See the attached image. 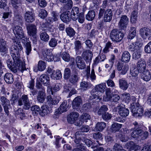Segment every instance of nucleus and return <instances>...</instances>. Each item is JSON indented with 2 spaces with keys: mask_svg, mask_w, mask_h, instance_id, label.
I'll return each mask as SVG.
<instances>
[{
  "mask_svg": "<svg viewBox=\"0 0 151 151\" xmlns=\"http://www.w3.org/2000/svg\"><path fill=\"white\" fill-rule=\"evenodd\" d=\"M14 45H12L10 48V53L14 62H12V59H9L7 61V65L10 69H13L16 67L20 70H24L25 69V63L21 62L19 56V54L22 50L23 48L18 41L14 40Z\"/></svg>",
  "mask_w": 151,
  "mask_h": 151,
  "instance_id": "f257e3e1",
  "label": "nucleus"
},
{
  "mask_svg": "<svg viewBox=\"0 0 151 151\" xmlns=\"http://www.w3.org/2000/svg\"><path fill=\"white\" fill-rule=\"evenodd\" d=\"M106 86L105 83H101L96 85L94 88V90L93 91L91 95L95 99H101V93H103Z\"/></svg>",
  "mask_w": 151,
  "mask_h": 151,
  "instance_id": "f03ea898",
  "label": "nucleus"
},
{
  "mask_svg": "<svg viewBox=\"0 0 151 151\" xmlns=\"http://www.w3.org/2000/svg\"><path fill=\"white\" fill-rule=\"evenodd\" d=\"M113 13L112 11L110 9L105 10L104 9L101 8L99 13L98 18L100 19L103 17L104 22H110L112 19Z\"/></svg>",
  "mask_w": 151,
  "mask_h": 151,
  "instance_id": "7ed1b4c3",
  "label": "nucleus"
},
{
  "mask_svg": "<svg viewBox=\"0 0 151 151\" xmlns=\"http://www.w3.org/2000/svg\"><path fill=\"white\" fill-rule=\"evenodd\" d=\"M124 36L123 33L118 29H113L110 33L111 39L114 42H120Z\"/></svg>",
  "mask_w": 151,
  "mask_h": 151,
  "instance_id": "20e7f679",
  "label": "nucleus"
},
{
  "mask_svg": "<svg viewBox=\"0 0 151 151\" xmlns=\"http://www.w3.org/2000/svg\"><path fill=\"white\" fill-rule=\"evenodd\" d=\"M13 31L15 37L17 39H14L13 40L14 44V41L15 40L18 41L19 43L21 45L19 40L25 37L24 31L22 28L19 26H15L13 28ZM14 45V44L13 45Z\"/></svg>",
  "mask_w": 151,
  "mask_h": 151,
  "instance_id": "39448f33",
  "label": "nucleus"
},
{
  "mask_svg": "<svg viewBox=\"0 0 151 151\" xmlns=\"http://www.w3.org/2000/svg\"><path fill=\"white\" fill-rule=\"evenodd\" d=\"M141 36L144 39L148 38L151 40V30L147 27H142L139 30Z\"/></svg>",
  "mask_w": 151,
  "mask_h": 151,
  "instance_id": "423d86ee",
  "label": "nucleus"
},
{
  "mask_svg": "<svg viewBox=\"0 0 151 151\" xmlns=\"http://www.w3.org/2000/svg\"><path fill=\"white\" fill-rule=\"evenodd\" d=\"M134 103H131L130 108L132 112L136 116L141 117L143 115V109L142 108H138Z\"/></svg>",
  "mask_w": 151,
  "mask_h": 151,
  "instance_id": "0eeeda50",
  "label": "nucleus"
},
{
  "mask_svg": "<svg viewBox=\"0 0 151 151\" xmlns=\"http://www.w3.org/2000/svg\"><path fill=\"white\" fill-rule=\"evenodd\" d=\"M35 14L33 11H27L24 13V18L25 21L28 23H31L35 20Z\"/></svg>",
  "mask_w": 151,
  "mask_h": 151,
  "instance_id": "6e6552de",
  "label": "nucleus"
},
{
  "mask_svg": "<svg viewBox=\"0 0 151 151\" xmlns=\"http://www.w3.org/2000/svg\"><path fill=\"white\" fill-rule=\"evenodd\" d=\"M42 55L43 57H42L41 58L42 59H44L48 61H52L54 60V56L48 49H43L42 51Z\"/></svg>",
  "mask_w": 151,
  "mask_h": 151,
  "instance_id": "1a4fd4ad",
  "label": "nucleus"
},
{
  "mask_svg": "<svg viewBox=\"0 0 151 151\" xmlns=\"http://www.w3.org/2000/svg\"><path fill=\"white\" fill-rule=\"evenodd\" d=\"M121 99L123 101L128 104L131 101L132 103H134L136 101V99L135 97L132 96L131 97L129 94L127 93H125L122 94Z\"/></svg>",
  "mask_w": 151,
  "mask_h": 151,
  "instance_id": "9d476101",
  "label": "nucleus"
},
{
  "mask_svg": "<svg viewBox=\"0 0 151 151\" xmlns=\"http://www.w3.org/2000/svg\"><path fill=\"white\" fill-rule=\"evenodd\" d=\"M27 28L28 35L30 36L36 38L37 28L35 25L33 24H29L27 26Z\"/></svg>",
  "mask_w": 151,
  "mask_h": 151,
  "instance_id": "9b49d317",
  "label": "nucleus"
},
{
  "mask_svg": "<svg viewBox=\"0 0 151 151\" xmlns=\"http://www.w3.org/2000/svg\"><path fill=\"white\" fill-rule=\"evenodd\" d=\"M129 19L126 15L122 16L118 24L119 27L121 29H124L127 25Z\"/></svg>",
  "mask_w": 151,
  "mask_h": 151,
  "instance_id": "f8f14e48",
  "label": "nucleus"
},
{
  "mask_svg": "<svg viewBox=\"0 0 151 151\" xmlns=\"http://www.w3.org/2000/svg\"><path fill=\"white\" fill-rule=\"evenodd\" d=\"M133 124L135 126V129L136 128V129L132 132L131 136L133 138H137L140 136L142 132V130L138 129L140 127V125L137 122H134Z\"/></svg>",
  "mask_w": 151,
  "mask_h": 151,
  "instance_id": "ddd939ff",
  "label": "nucleus"
},
{
  "mask_svg": "<svg viewBox=\"0 0 151 151\" xmlns=\"http://www.w3.org/2000/svg\"><path fill=\"white\" fill-rule=\"evenodd\" d=\"M82 101L81 98L79 96L75 98L73 101L72 106L73 109L78 111L81 107Z\"/></svg>",
  "mask_w": 151,
  "mask_h": 151,
  "instance_id": "4468645a",
  "label": "nucleus"
},
{
  "mask_svg": "<svg viewBox=\"0 0 151 151\" xmlns=\"http://www.w3.org/2000/svg\"><path fill=\"white\" fill-rule=\"evenodd\" d=\"M70 14V12L66 11L62 14L60 16L61 20L64 22H70L72 19Z\"/></svg>",
  "mask_w": 151,
  "mask_h": 151,
  "instance_id": "2eb2a0df",
  "label": "nucleus"
},
{
  "mask_svg": "<svg viewBox=\"0 0 151 151\" xmlns=\"http://www.w3.org/2000/svg\"><path fill=\"white\" fill-rule=\"evenodd\" d=\"M141 74V78L146 81H149L151 78V73L149 70H145L142 72Z\"/></svg>",
  "mask_w": 151,
  "mask_h": 151,
  "instance_id": "dca6fc26",
  "label": "nucleus"
},
{
  "mask_svg": "<svg viewBox=\"0 0 151 151\" xmlns=\"http://www.w3.org/2000/svg\"><path fill=\"white\" fill-rule=\"evenodd\" d=\"M79 13L78 8L77 7H74L73 8L71 12H70V14L71 17L73 20L75 21L77 19Z\"/></svg>",
  "mask_w": 151,
  "mask_h": 151,
  "instance_id": "f3484780",
  "label": "nucleus"
},
{
  "mask_svg": "<svg viewBox=\"0 0 151 151\" xmlns=\"http://www.w3.org/2000/svg\"><path fill=\"white\" fill-rule=\"evenodd\" d=\"M137 68L140 72L146 70V62L144 59H141L138 61L137 64Z\"/></svg>",
  "mask_w": 151,
  "mask_h": 151,
  "instance_id": "a211bd4d",
  "label": "nucleus"
},
{
  "mask_svg": "<svg viewBox=\"0 0 151 151\" xmlns=\"http://www.w3.org/2000/svg\"><path fill=\"white\" fill-rule=\"evenodd\" d=\"M82 56L86 62H90L92 58V52L90 50H86L83 51Z\"/></svg>",
  "mask_w": 151,
  "mask_h": 151,
  "instance_id": "6ab92c4d",
  "label": "nucleus"
},
{
  "mask_svg": "<svg viewBox=\"0 0 151 151\" xmlns=\"http://www.w3.org/2000/svg\"><path fill=\"white\" fill-rule=\"evenodd\" d=\"M77 66L80 69H84L86 66L84 61L80 56H77L76 58Z\"/></svg>",
  "mask_w": 151,
  "mask_h": 151,
  "instance_id": "aec40b11",
  "label": "nucleus"
},
{
  "mask_svg": "<svg viewBox=\"0 0 151 151\" xmlns=\"http://www.w3.org/2000/svg\"><path fill=\"white\" fill-rule=\"evenodd\" d=\"M79 116V114L77 112H73L71 113L68 118V122L71 123H73L77 119Z\"/></svg>",
  "mask_w": 151,
  "mask_h": 151,
  "instance_id": "412c9836",
  "label": "nucleus"
},
{
  "mask_svg": "<svg viewBox=\"0 0 151 151\" xmlns=\"http://www.w3.org/2000/svg\"><path fill=\"white\" fill-rule=\"evenodd\" d=\"M23 46L25 49V52L27 55H29L31 53L32 50V47L30 42L28 41L22 42Z\"/></svg>",
  "mask_w": 151,
  "mask_h": 151,
  "instance_id": "4be33fe9",
  "label": "nucleus"
},
{
  "mask_svg": "<svg viewBox=\"0 0 151 151\" xmlns=\"http://www.w3.org/2000/svg\"><path fill=\"white\" fill-rule=\"evenodd\" d=\"M40 80L44 85L47 86L50 84V78L46 74H43L41 75Z\"/></svg>",
  "mask_w": 151,
  "mask_h": 151,
  "instance_id": "5701e85b",
  "label": "nucleus"
},
{
  "mask_svg": "<svg viewBox=\"0 0 151 151\" xmlns=\"http://www.w3.org/2000/svg\"><path fill=\"white\" fill-rule=\"evenodd\" d=\"M141 45H142V44L138 42L132 43L129 46V50L132 51H136L140 49V46L141 47Z\"/></svg>",
  "mask_w": 151,
  "mask_h": 151,
  "instance_id": "b1692460",
  "label": "nucleus"
},
{
  "mask_svg": "<svg viewBox=\"0 0 151 151\" xmlns=\"http://www.w3.org/2000/svg\"><path fill=\"white\" fill-rule=\"evenodd\" d=\"M117 108L119 109V114L121 116L126 117L129 114V111L127 109L120 106L117 107Z\"/></svg>",
  "mask_w": 151,
  "mask_h": 151,
  "instance_id": "393cba45",
  "label": "nucleus"
},
{
  "mask_svg": "<svg viewBox=\"0 0 151 151\" xmlns=\"http://www.w3.org/2000/svg\"><path fill=\"white\" fill-rule=\"evenodd\" d=\"M61 87V85L60 83H56L55 85H53L51 88H48V87L47 91L49 92V93H51L52 95L53 94V91L56 92L59 91Z\"/></svg>",
  "mask_w": 151,
  "mask_h": 151,
  "instance_id": "a878e982",
  "label": "nucleus"
},
{
  "mask_svg": "<svg viewBox=\"0 0 151 151\" xmlns=\"http://www.w3.org/2000/svg\"><path fill=\"white\" fill-rule=\"evenodd\" d=\"M111 98L110 89L109 88H107L106 90L105 95L103 96V99L104 101H108L111 100Z\"/></svg>",
  "mask_w": 151,
  "mask_h": 151,
  "instance_id": "bb28decb",
  "label": "nucleus"
},
{
  "mask_svg": "<svg viewBox=\"0 0 151 151\" xmlns=\"http://www.w3.org/2000/svg\"><path fill=\"white\" fill-rule=\"evenodd\" d=\"M74 49L76 53L78 54H80L81 52V50L82 46L81 42L79 40H76L74 42Z\"/></svg>",
  "mask_w": 151,
  "mask_h": 151,
  "instance_id": "cd10ccee",
  "label": "nucleus"
},
{
  "mask_svg": "<svg viewBox=\"0 0 151 151\" xmlns=\"http://www.w3.org/2000/svg\"><path fill=\"white\" fill-rule=\"evenodd\" d=\"M130 55L129 52L125 51L123 53L122 56L121 60L124 62H128L130 60Z\"/></svg>",
  "mask_w": 151,
  "mask_h": 151,
  "instance_id": "c85d7f7f",
  "label": "nucleus"
},
{
  "mask_svg": "<svg viewBox=\"0 0 151 151\" xmlns=\"http://www.w3.org/2000/svg\"><path fill=\"white\" fill-rule=\"evenodd\" d=\"M45 91L40 90L38 92L37 96V100L40 103H42L44 101L45 98Z\"/></svg>",
  "mask_w": 151,
  "mask_h": 151,
  "instance_id": "c756f323",
  "label": "nucleus"
},
{
  "mask_svg": "<svg viewBox=\"0 0 151 151\" xmlns=\"http://www.w3.org/2000/svg\"><path fill=\"white\" fill-rule=\"evenodd\" d=\"M5 81L9 84L12 83L14 81L13 76L12 74L9 73H6L4 76Z\"/></svg>",
  "mask_w": 151,
  "mask_h": 151,
  "instance_id": "7c9ffc66",
  "label": "nucleus"
},
{
  "mask_svg": "<svg viewBox=\"0 0 151 151\" xmlns=\"http://www.w3.org/2000/svg\"><path fill=\"white\" fill-rule=\"evenodd\" d=\"M24 103V108L26 109H28L30 106V104L27 95H24L21 97Z\"/></svg>",
  "mask_w": 151,
  "mask_h": 151,
  "instance_id": "2f4dec72",
  "label": "nucleus"
},
{
  "mask_svg": "<svg viewBox=\"0 0 151 151\" xmlns=\"http://www.w3.org/2000/svg\"><path fill=\"white\" fill-rule=\"evenodd\" d=\"M62 74L60 70H57L56 71L51 74V78L54 80H58L62 77Z\"/></svg>",
  "mask_w": 151,
  "mask_h": 151,
  "instance_id": "473e14b6",
  "label": "nucleus"
},
{
  "mask_svg": "<svg viewBox=\"0 0 151 151\" xmlns=\"http://www.w3.org/2000/svg\"><path fill=\"white\" fill-rule=\"evenodd\" d=\"M106 125V124L104 122H98L96 125V130L101 131L105 128Z\"/></svg>",
  "mask_w": 151,
  "mask_h": 151,
  "instance_id": "72a5a7b5",
  "label": "nucleus"
},
{
  "mask_svg": "<svg viewBox=\"0 0 151 151\" xmlns=\"http://www.w3.org/2000/svg\"><path fill=\"white\" fill-rule=\"evenodd\" d=\"M127 145L129 147V151H137L139 146L132 141L127 143Z\"/></svg>",
  "mask_w": 151,
  "mask_h": 151,
  "instance_id": "f704fd0d",
  "label": "nucleus"
},
{
  "mask_svg": "<svg viewBox=\"0 0 151 151\" xmlns=\"http://www.w3.org/2000/svg\"><path fill=\"white\" fill-rule=\"evenodd\" d=\"M119 86L122 89L124 90H126L128 87L127 82L122 79L119 80Z\"/></svg>",
  "mask_w": 151,
  "mask_h": 151,
  "instance_id": "c9c22d12",
  "label": "nucleus"
},
{
  "mask_svg": "<svg viewBox=\"0 0 151 151\" xmlns=\"http://www.w3.org/2000/svg\"><path fill=\"white\" fill-rule=\"evenodd\" d=\"M122 127V124L116 123H114L111 125L110 129L112 132H115L118 131Z\"/></svg>",
  "mask_w": 151,
  "mask_h": 151,
  "instance_id": "e433bc0d",
  "label": "nucleus"
},
{
  "mask_svg": "<svg viewBox=\"0 0 151 151\" xmlns=\"http://www.w3.org/2000/svg\"><path fill=\"white\" fill-rule=\"evenodd\" d=\"M96 14L94 11H89L86 15V19L89 21H92L95 17Z\"/></svg>",
  "mask_w": 151,
  "mask_h": 151,
  "instance_id": "4c0bfd02",
  "label": "nucleus"
},
{
  "mask_svg": "<svg viewBox=\"0 0 151 151\" xmlns=\"http://www.w3.org/2000/svg\"><path fill=\"white\" fill-rule=\"evenodd\" d=\"M7 50L6 42L3 39L0 40V51L4 52H6Z\"/></svg>",
  "mask_w": 151,
  "mask_h": 151,
  "instance_id": "58836bf2",
  "label": "nucleus"
},
{
  "mask_svg": "<svg viewBox=\"0 0 151 151\" xmlns=\"http://www.w3.org/2000/svg\"><path fill=\"white\" fill-rule=\"evenodd\" d=\"M40 38L41 39L45 42H47L49 40V36L45 31L40 32Z\"/></svg>",
  "mask_w": 151,
  "mask_h": 151,
  "instance_id": "ea45409f",
  "label": "nucleus"
},
{
  "mask_svg": "<svg viewBox=\"0 0 151 151\" xmlns=\"http://www.w3.org/2000/svg\"><path fill=\"white\" fill-rule=\"evenodd\" d=\"M66 105L67 102L66 101H64L63 102L60 107L58 109V110L60 113L61 114L66 111Z\"/></svg>",
  "mask_w": 151,
  "mask_h": 151,
  "instance_id": "a19ab883",
  "label": "nucleus"
},
{
  "mask_svg": "<svg viewBox=\"0 0 151 151\" xmlns=\"http://www.w3.org/2000/svg\"><path fill=\"white\" fill-rule=\"evenodd\" d=\"M137 11H134L132 12L130 18V21L132 23H136L137 20Z\"/></svg>",
  "mask_w": 151,
  "mask_h": 151,
  "instance_id": "79ce46f5",
  "label": "nucleus"
},
{
  "mask_svg": "<svg viewBox=\"0 0 151 151\" xmlns=\"http://www.w3.org/2000/svg\"><path fill=\"white\" fill-rule=\"evenodd\" d=\"M46 65L45 62L42 60H40L38 64V69L40 71L44 70L46 68Z\"/></svg>",
  "mask_w": 151,
  "mask_h": 151,
  "instance_id": "37998d69",
  "label": "nucleus"
},
{
  "mask_svg": "<svg viewBox=\"0 0 151 151\" xmlns=\"http://www.w3.org/2000/svg\"><path fill=\"white\" fill-rule=\"evenodd\" d=\"M106 58V56L104 54H100L95 58L94 63L95 64H97L100 62L103 61Z\"/></svg>",
  "mask_w": 151,
  "mask_h": 151,
  "instance_id": "c03bdc74",
  "label": "nucleus"
},
{
  "mask_svg": "<svg viewBox=\"0 0 151 151\" xmlns=\"http://www.w3.org/2000/svg\"><path fill=\"white\" fill-rule=\"evenodd\" d=\"M136 31L134 27H132L130 28V32L129 33V38L132 39L136 36Z\"/></svg>",
  "mask_w": 151,
  "mask_h": 151,
  "instance_id": "a18cd8bd",
  "label": "nucleus"
},
{
  "mask_svg": "<svg viewBox=\"0 0 151 151\" xmlns=\"http://www.w3.org/2000/svg\"><path fill=\"white\" fill-rule=\"evenodd\" d=\"M141 50L140 49L137 50L132 55L133 58L137 60L140 58L141 56Z\"/></svg>",
  "mask_w": 151,
  "mask_h": 151,
  "instance_id": "49530a36",
  "label": "nucleus"
},
{
  "mask_svg": "<svg viewBox=\"0 0 151 151\" xmlns=\"http://www.w3.org/2000/svg\"><path fill=\"white\" fill-rule=\"evenodd\" d=\"M13 8L17 9L20 6V2L18 0H10Z\"/></svg>",
  "mask_w": 151,
  "mask_h": 151,
  "instance_id": "de8ad7c7",
  "label": "nucleus"
},
{
  "mask_svg": "<svg viewBox=\"0 0 151 151\" xmlns=\"http://www.w3.org/2000/svg\"><path fill=\"white\" fill-rule=\"evenodd\" d=\"M47 99L52 104H56L59 102L58 99L56 98L52 99L50 95H48L47 96Z\"/></svg>",
  "mask_w": 151,
  "mask_h": 151,
  "instance_id": "09e8293b",
  "label": "nucleus"
},
{
  "mask_svg": "<svg viewBox=\"0 0 151 151\" xmlns=\"http://www.w3.org/2000/svg\"><path fill=\"white\" fill-rule=\"evenodd\" d=\"M90 71L87 72V75L88 78H90L92 81L95 80L96 79V76L95 74L94 70V69H92L91 71V74L90 76Z\"/></svg>",
  "mask_w": 151,
  "mask_h": 151,
  "instance_id": "8fccbe9b",
  "label": "nucleus"
},
{
  "mask_svg": "<svg viewBox=\"0 0 151 151\" xmlns=\"http://www.w3.org/2000/svg\"><path fill=\"white\" fill-rule=\"evenodd\" d=\"M65 30L67 35L70 37H73L75 34L74 30L70 27L66 28Z\"/></svg>",
  "mask_w": 151,
  "mask_h": 151,
  "instance_id": "3c124183",
  "label": "nucleus"
},
{
  "mask_svg": "<svg viewBox=\"0 0 151 151\" xmlns=\"http://www.w3.org/2000/svg\"><path fill=\"white\" fill-rule=\"evenodd\" d=\"M47 12L43 9H41L39 11V16L42 19L46 17L47 16Z\"/></svg>",
  "mask_w": 151,
  "mask_h": 151,
  "instance_id": "603ef678",
  "label": "nucleus"
},
{
  "mask_svg": "<svg viewBox=\"0 0 151 151\" xmlns=\"http://www.w3.org/2000/svg\"><path fill=\"white\" fill-rule=\"evenodd\" d=\"M139 70L136 68H132L130 70V74L133 77H137L139 74Z\"/></svg>",
  "mask_w": 151,
  "mask_h": 151,
  "instance_id": "864d4df0",
  "label": "nucleus"
},
{
  "mask_svg": "<svg viewBox=\"0 0 151 151\" xmlns=\"http://www.w3.org/2000/svg\"><path fill=\"white\" fill-rule=\"evenodd\" d=\"M108 109L107 106L103 105L101 106L97 112V113L99 115L103 114V113L107 111Z\"/></svg>",
  "mask_w": 151,
  "mask_h": 151,
  "instance_id": "5fc2aeb1",
  "label": "nucleus"
},
{
  "mask_svg": "<svg viewBox=\"0 0 151 151\" xmlns=\"http://www.w3.org/2000/svg\"><path fill=\"white\" fill-rule=\"evenodd\" d=\"M80 86L82 90L83 91H85L90 86V84L87 82L84 81L81 83Z\"/></svg>",
  "mask_w": 151,
  "mask_h": 151,
  "instance_id": "6e6d98bb",
  "label": "nucleus"
},
{
  "mask_svg": "<svg viewBox=\"0 0 151 151\" xmlns=\"http://www.w3.org/2000/svg\"><path fill=\"white\" fill-rule=\"evenodd\" d=\"M79 77L77 74L73 75L70 79V82L73 83H75L78 82Z\"/></svg>",
  "mask_w": 151,
  "mask_h": 151,
  "instance_id": "4d7b16f0",
  "label": "nucleus"
},
{
  "mask_svg": "<svg viewBox=\"0 0 151 151\" xmlns=\"http://www.w3.org/2000/svg\"><path fill=\"white\" fill-rule=\"evenodd\" d=\"M0 100L1 104L3 106L9 105V100L5 97L3 96H1L0 98Z\"/></svg>",
  "mask_w": 151,
  "mask_h": 151,
  "instance_id": "13d9d810",
  "label": "nucleus"
},
{
  "mask_svg": "<svg viewBox=\"0 0 151 151\" xmlns=\"http://www.w3.org/2000/svg\"><path fill=\"white\" fill-rule=\"evenodd\" d=\"M57 44V40L55 38H51L49 42V46L52 47H55Z\"/></svg>",
  "mask_w": 151,
  "mask_h": 151,
  "instance_id": "bf43d9fd",
  "label": "nucleus"
},
{
  "mask_svg": "<svg viewBox=\"0 0 151 151\" xmlns=\"http://www.w3.org/2000/svg\"><path fill=\"white\" fill-rule=\"evenodd\" d=\"M61 56L64 60L66 62L69 61L70 60V57L69 54L66 52H63Z\"/></svg>",
  "mask_w": 151,
  "mask_h": 151,
  "instance_id": "052dcab7",
  "label": "nucleus"
},
{
  "mask_svg": "<svg viewBox=\"0 0 151 151\" xmlns=\"http://www.w3.org/2000/svg\"><path fill=\"white\" fill-rule=\"evenodd\" d=\"M91 118L90 116L86 113L82 115L81 116L80 119L83 121V122H87V120H90Z\"/></svg>",
  "mask_w": 151,
  "mask_h": 151,
  "instance_id": "680f3d73",
  "label": "nucleus"
},
{
  "mask_svg": "<svg viewBox=\"0 0 151 151\" xmlns=\"http://www.w3.org/2000/svg\"><path fill=\"white\" fill-rule=\"evenodd\" d=\"M31 110L32 111L33 114L35 115L38 114L40 111V109L38 106L35 105L31 107Z\"/></svg>",
  "mask_w": 151,
  "mask_h": 151,
  "instance_id": "e2e57ef3",
  "label": "nucleus"
},
{
  "mask_svg": "<svg viewBox=\"0 0 151 151\" xmlns=\"http://www.w3.org/2000/svg\"><path fill=\"white\" fill-rule=\"evenodd\" d=\"M111 117V114L108 112H105L103 114L102 116V119L105 120H109Z\"/></svg>",
  "mask_w": 151,
  "mask_h": 151,
  "instance_id": "0e129e2a",
  "label": "nucleus"
},
{
  "mask_svg": "<svg viewBox=\"0 0 151 151\" xmlns=\"http://www.w3.org/2000/svg\"><path fill=\"white\" fill-rule=\"evenodd\" d=\"M145 51L147 53H151V41L145 46Z\"/></svg>",
  "mask_w": 151,
  "mask_h": 151,
  "instance_id": "69168bd1",
  "label": "nucleus"
},
{
  "mask_svg": "<svg viewBox=\"0 0 151 151\" xmlns=\"http://www.w3.org/2000/svg\"><path fill=\"white\" fill-rule=\"evenodd\" d=\"M129 66L127 64H125L122 68V70H120L121 71V72L120 73L121 74H125L129 70Z\"/></svg>",
  "mask_w": 151,
  "mask_h": 151,
  "instance_id": "338daca9",
  "label": "nucleus"
},
{
  "mask_svg": "<svg viewBox=\"0 0 151 151\" xmlns=\"http://www.w3.org/2000/svg\"><path fill=\"white\" fill-rule=\"evenodd\" d=\"M70 74V70L68 68H66L64 71V78L65 79H68Z\"/></svg>",
  "mask_w": 151,
  "mask_h": 151,
  "instance_id": "774afa93",
  "label": "nucleus"
}]
</instances>
